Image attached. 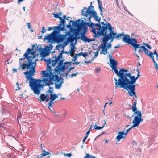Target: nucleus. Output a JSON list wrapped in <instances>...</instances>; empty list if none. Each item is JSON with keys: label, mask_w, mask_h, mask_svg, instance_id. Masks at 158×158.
<instances>
[{"label": "nucleus", "mask_w": 158, "mask_h": 158, "mask_svg": "<svg viewBox=\"0 0 158 158\" xmlns=\"http://www.w3.org/2000/svg\"><path fill=\"white\" fill-rule=\"evenodd\" d=\"M27 60V63H23L21 66V68L22 70L25 69L27 70V71L23 73L26 78V82L28 83V81L29 80V86L31 89L34 94L39 95L40 92V83L42 82V80L33 78V76L35 72L36 63L35 62H32V59H29V58H28Z\"/></svg>", "instance_id": "f257e3e1"}, {"label": "nucleus", "mask_w": 158, "mask_h": 158, "mask_svg": "<svg viewBox=\"0 0 158 158\" xmlns=\"http://www.w3.org/2000/svg\"><path fill=\"white\" fill-rule=\"evenodd\" d=\"M101 24L103 26L101 31H98L97 35L98 36L100 37L104 35L99 47L102 49L100 54L105 55L107 53V49L111 48V43L113 41L115 34L114 31V28L112 27L110 23H104V22H102Z\"/></svg>", "instance_id": "f03ea898"}, {"label": "nucleus", "mask_w": 158, "mask_h": 158, "mask_svg": "<svg viewBox=\"0 0 158 158\" xmlns=\"http://www.w3.org/2000/svg\"><path fill=\"white\" fill-rule=\"evenodd\" d=\"M61 30L54 29L53 32L50 34H46L45 36L44 41L47 40L48 42L51 43L53 41L59 43L62 42L64 40L66 39V37L68 35L69 37L67 38V41L72 43L79 38L77 37L79 33L76 28H71L65 35H59L62 31Z\"/></svg>", "instance_id": "7ed1b4c3"}, {"label": "nucleus", "mask_w": 158, "mask_h": 158, "mask_svg": "<svg viewBox=\"0 0 158 158\" xmlns=\"http://www.w3.org/2000/svg\"><path fill=\"white\" fill-rule=\"evenodd\" d=\"M108 57L110 58V63L111 64L110 66L112 68V70H114L116 75L119 77L118 79H117L116 78H114V79L115 80V88H117V85L127 79L129 78L131 76V73H128V70L127 69H124L123 68L119 69L118 71L117 69V62L114 59L112 58V56L110 54L108 55Z\"/></svg>", "instance_id": "20e7f679"}, {"label": "nucleus", "mask_w": 158, "mask_h": 158, "mask_svg": "<svg viewBox=\"0 0 158 158\" xmlns=\"http://www.w3.org/2000/svg\"><path fill=\"white\" fill-rule=\"evenodd\" d=\"M47 62V68L46 70H43L41 71V74L44 77L42 79V82H43L48 85L51 84L57 83L60 81V79L59 76L56 75V72H55L54 75L52 73V70L51 69V61L50 59L47 60H44Z\"/></svg>", "instance_id": "39448f33"}, {"label": "nucleus", "mask_w": 158, "mask_h": 158, "mask_svg": "<svg viewBox=\"0 0 158 158\" xmlns=\"http://www.w3.org/2000/svg\"><path fill=\"white\" fill-rule=\"evenodd\" d=\"M137 76L135 77L134 76H131L117 85V87L123 88L128 91V93L131 96L134 95L137 98L135 92L136 85H135L136 80L139 77V71L138 69Z\"/></svg>", "instance_id": "423d86ee"}, {"label": "nucleus", "mask_w": 158, "mask_h": 158, "mask_svg": "<svg viewBox=\"0 0 158 158\" xmlns=\"http://www.w3.org/2000/svg\"><path fill=\"white\" fill-rule=\"evenodd\" d=\"M81 22L77 25V29H76L78 32L81 31V40L85 42L90 43L93 41V40L88 38L84 35L87 32L88 27L86 25H88L90 23L85 22L83 20H81Z\"/></svg>", "instance_id": "0eeeda50"}, {"label": "nucleus", "mask_w": 158, "mask_h": 158, "mask_svg": "<svg viewBox=\"0 0 158 158\" xmlns=\"http://www.w3.org/2000/svg\"><path fill=\"white\" fill-rule=\"evenodd\" d=\"M115 34V36L114 37L113 40L115 38H117L118 39H120L122 36L123 37L122 38V41L125 42L126 43H128L130 44L135 49V51H136V49L139 47L140 45L137 44V40L134 38H130V36L127 35H124L123 34H117L116 33H114Z\"/></svg>", "instance_id": "6e6552de"}, {"label": "nucleus", "mask_w": 158, "mask_h": 158, "mask_svg": "<svg viewBox=\"0 0 158 158\" xmlns=\"http://www.w3.org/2000/svg\"><path fill=\"white\" fill-rule=\"evenodd\" d=\"M137 104V100H135L133 104V105L131 107V110L134 112V115H135L134 117V121H135L136 123L139 122L141 120H143L142 118V114L141 112L137 110V109L136 107ZM134 115H132L133 116Z\"/></svg>", "instance_id": "1a4fd4ad"}, {"label": "nucleus", "mask_w": 158, "mask_h": 158, "mask_svg": "<svg viewBox=\"0 0 158 158\" xmlns=\"http://www.w3.org/2000/svg\"><path fill=\"white\" fill-rule=\"evenodd\" d=\"M143 120H141L139 122L136 123L135 121L134 122V119L132 123L133 124V125L131 127L127 129L126 131V132H124V131L122 132H118V135L116 138V139H117V141L119 142L121 139L124 138L127 133L129 131L130 129L132 128L138 126L139 124L140 123L143 122Z\"/></svg>", "instance_id": "9d476101"}, {"label": "nucleus", "mask_w": 158, "mask_h": 158, "mask_svg": "<svg viewBox=\"0 0 158 158\" xmlns=\"http://www.w3.org/2000/svg\"><path fill=\"white\" fill-rule=\"evenodd\" d=\"M64 53L63 50V49L61 53H60L59 55L57 56V58L56 56H54L52 57V59L50 58L51 60V64L53 66H55L56 64L59 61V62L58 64V65L56 66V68H58L63 65V63L62 60H60V59L62 58V54ZM49 58L48 59H49Z\"/></svg>", "instance_id": "9b49d317"}, {"label": "nucleus", "mask_w": 158, "mask_h": 158, "mask_svg": "<svg viewBox=\"0 0 158 158\" xmlns=\"http://www.w3.org/2000/svg\"><path fill=\"white\" fill-rule=\"evenodd\" d=\"M94 6L90 5L88 8L84 7L82 11V14L83 16L87 17L88 15L92 14V16L94 17L97 15V14L96 11L93 10Z\"/></svg>", "instance_id": "f8f14e48"}, {"label": "nucleus", "mask_w": 158, "mask_h": 158, "mask_svg": "<svg viewBox=\"0 0 158 158\" xmlns=\"http://www.w3.org/2000/svg\"><path fill=\"white\" fill-rule=\"evenodd\" d=\"M92 16L90 15L89 17V21L91 23L89 25V27H91L92 28V32L94 34V37L97 38L98 37H99V36H98V35H97L98 34V31L96 32V28H95L94 27V23H91V21H90V18Z\"/></svg>", "instance_id": "ddd939ff"}, {"label": "nucleus", "mask_w": 158, "mask_h": 158, "mask_svg": "<svg viewBox=\"0 0 158 158\" xmlns=\"http://www.w3.org/2000/svg\"><path fill=\"white\" fill-rule=\"evenodd\" d=\"M31 49H30V48H29L27 50V52H25V53L24 54L23 56V58L20 59L19 60H23L26 58H27V59L28 58H29V59H33L34 58V57H32L28 56V55L30 54L31 52Z\"/></svg>", "instance_id": "4468645a"}, {"label": "nucleus", "mask_w": 158, "mask_h": 158, "mask_svg": "<svg viewBox=\"0 0 158 158\" xmlns=\"http://www.w3.org/2000/svg\"><path fill=\"white\" fill-rule=\"evenodd\" d=\"M60 23L58 25L55 27V29L61 30L62 31H64L65 30V21L64 19L60 21Z\"/></svg>", "instance_id": "2eb2a0df"}, {"label": "nucleus", "mask_w": 158, "mask_h": 158, "mask_svg": "<svg viewBox=\"0 0 158 158\" xmlns=\"http://www.w3.org/2000/svg\"><path fill=\"white\" fill-rule=\"evenodd\" d=\"M58 95L56 94H50V101L48 103L49 106L48 108H50V107L52 106V105L54 102H53L55 99L58 98Z\"/></svg>", "instance_id": "dca6fc26"}, {"label": "nucleus", "mask_w": 158, "mask_h": 158, "mask_svg": "<svg viewBox=\"0 0 158 158\" xmlns=\"http://www.w3.org/2000/svg\"><path fill=\"white\" fill-rule=\"evenodd\" d=\"M66 69V66L65 64L62 65L58 68H55L54 69L55 72L58 74L60 71H64Z\"/></svg>", "instance_id": "f3484780"}, {"label": "nucleus", "mask_w": 158, "mask_h": 158, "mask_svg": "<svg viewBox=\"0 0 158 158\" xmlns=\"http://www.w3.org/2000/svg\"><path fill=\"white\" fill-rule=\"evenodd\" d=\"M43 50V49L41 48H39L38 47H37L36 48L35 51L39 52L40 53V54H42L43 56H48V53L46 52H42Z\"/></svg>", "instance_id": "a211bd4d"}, {"label": "nucleus", "mask_w": 158, "mask_h": 158, "mask_svg": "<svg viewBox=\"0 0 158 158\" xmlns=\"http://www.w3.org/2000/svg\"><path fill=\"white\" fill-rule=\"evenodd\" d=\"M55 13H53L52 15H54V17L55 18H58L60 16H61L62 13L59 11V12H55Z\"/></svg>", "instance_id": "6ab92c4d"}, {"label": "nucleus", "mask_w": 158, "mask_h": 158, "mask_svg": "<svg viewBox=\"0 0 158 158\" xmlns=\"http://www.w3.org/2000/svg\"><path fill=\"white\" fill-rule=\"evenodd\" d=\"M49 154H50V153L48 152H46L44 150L41 152V155L40 157V158H42L44 156Z\"/></svg>", "instance_id": "aec40b11"}, {"label": "nucleus", "mask_w": 158, "mask_h": 158, "mask_svg": "<svg viewBox=\"0 0 158 158\" xmlns=\"http://www.w3.org/2000/svg\"><path fill=\"white\" fill-rule=\"evenodd\" d=\"M98 8L99 10L100 11V15H102V9L103 8V6L102 5V3L101 1H98Z\"/></svg>", "instance_id": "412c9836"}, {"label": "nucleus", "mask_w": 158, "mask_h": 158, "mask_svg": "<svg viewBox=\"0 0 158 158\" xmlns=\"http://www.w3.org/2000/svg\"><path fill=\"white\" fill-rule=\"evenodd\" d=\"M139 48H142L143 49V50L144 51L146 54L149 56V52L148 53L149 51L147 48H146L145 47V46H141L140 47L139 46Z\"/></svg>", "instance_id": "4be33fe9"}, {"label": "nucleus", "mask_w": 158, "mask_h": 158, "mask_svg": "<svg viewBox=\"0 0 158 158\" xmlns=\"http://www.w3.org/2000/svg\"><path fill=\"white\" fill-rule=\"evenodd\" d=\"M75 55L76 56H82L84 57H86L88 55V53L86 52H81L78 54H76Z\"/></svg>", "instance_id": "5701e85b"}, {"label": "nucleus", "mask_w": 158, "mask_h": 158, "mask_svg": "<svg viewBox=\"0 0 158 158\" xmlns=\"http://www.w3.org/2000/svg\"><path fill=\"white\" fill-rule=\"evenodd\" d=\"M46 96L44 94H42L40 95V102H41L42 101H44L46 98Z\"/></svg>", "instance_id": "b1692460"}, {"label": "nucleus", "mask_w": 158, "mask_h": 158, "mask_svg": "<svg viewBox=\"0 0 158 158\" xmlns=\"http://www.w3.org/2000/svg\"><path fill=\"white\" fill-rule=\"evenodd\" d=\"M62 83L63 82L62 81H61L59 83H55V88L58 89H59L61 86V85Z\"/></svg>", "instance_id": "393cba45"}, {"label": "nucleus", "mask_w": 158, "mask_h": 158, "mask_svg": "<svg viewBox=\"0 0 158 158\" xmlns=\"http://www.w3.org/2000/svg\"><path fill=\"white\" fill-rule=\"evenodd\" d=\"M149 56L151 58L154 63H155L156 61L154 60V56H153V54H152V52H149Z\"/></svg>", "instance_id": "a878e982"}, {"label": "nucleus", "mask_w": 158, "mask_h": 158, "mask_svg": "<svg viewBox=\"0 0 158 158\" xmlns=\"http://www.w3.org/2000/svg\"><path fill=\"white\" fill-rule=\"evenodd\" d=\"M94 26H97L98 27V29H96V31H101V29H102V27L101 25L100 24L98 23H95L94 24Z\"/></svg>", "instance_id": "bb28decb"}, {"label": "nucleus", "mask_w": 158, "mask_h": 158, "mask_svg": "<svg viewBox=\"0 0 158 158\" xmlns=\"http://www.w3.org/2000/svg\"><path fill=\"white\" fill-rule=\"evenodd\" d=\"M94 129H95V130H100L101 129H102L104 127V125H103L102 126V127H100V126H97L96 124L94 126Z\"/></svg>", "instance_id": "cd10ccee"}, {"label": "nucleus", "mask_w": 158, "mask_h": 158, "mask_svg": "<svg viewBox=\"0 0 158 158\" xmlns=\"http://www.w3.org/2000/svg\"><path fill=\"white\" fill-rule=\"evenodd\" d=\"M74 48H72L70 51V55L72 57L73 56H74V53L75 51V50L74 49Z\"/></svg>", "instance_id": "c85d7f7f"}, {"label": "nucleus", "mask_w": 158, "mask_h": 158, "mask_svg": "<svg viewBox=\"0 0 158 158\" xmlns=\"http://www.w3.org/2000/svg\"><path fill=\"white\" fill-rule=\"evenodd\" d=\"M84 158H96V157L92 156H90L89 154L86 153Z\"/></svg>", "instance_id": "c756f323"}, {"label": "nucleus", "mask_w": 158, "mask_h": 158, "mask_svg": "<svg viewBox=\"0 0 158 158\" xmlns=\"http://www.w3.org/2000/svg\"><path fill=\"white\" fill-rule=\"evenodd\" d=\"M56 48L57 50H58L59 51L60 49H63L64 47L63 45L62 44H60L59 45H57L56 46Z\"/></svg>", "instance_id": "7c9ffc66"}, {"label": "nucleus", "mask_w": 158, "mask_h": 158, "mask_svg": "<svg viewBox=\"0 0 158 158\" xmlns=\"http://www.w3.org/2000/svg\"><path fill=\"white\" fill-rule=\"evenodd\" d=\"M94 20L98 22H99L101 20L100 17H99L97 15L94 17Z\"/></svg>", "instance_id": "2f4dec72"}, {"label": "nucleus", "mask_w": 158, "mask_h": 158, "mask_svg": "<svg viewBox=\"0 0 158 158\" xmlns=\"http://www.w3.org/2000/svg\"><path fill=\"white\" fill-rule=\"evenodd\" d=\"M72 22V21L71 20H70L69 21V24L68 25H67L66 26V27L67 28H70V30L71 28H71V22Z\"/></svg>", "instance_id": "473e14b6"}, {"label": "nucleus", "mask_w": 158, "mask_h": 158, "mask_svg": "<svg viewBox=\"0 0 158 158\" xmlns=\"http://www.w3.org/2000/svg\"><path fill=\"white\" fill-rule=\"evenodd\" d=\"M143 43L144 44L145 46L147 47L148 49H151V47L148 44V43Z\"/></svg>", "instance_id": "72a5a7b5"}, {"label": "nucleus", "mask_w": 158, "mask_h": 158, "mask_svg": "<svg viewBox=\"0 0 158 158\" xmlns=\"http://www.w3.org/2000/svg\"><path fill=\"white\" fill-rule=\"evenodd\" d=\"M48 92L51 94H52L53 93V89L52 87H49V89L48 90Z\"/></svg>", "instance_id": "f704fd0d"}, {"label": "nucleus", "mask_w": 158, "mask_h": 158, "mask_svg": "<svg viewBox=\"0 0 158 158\" xmlns=\"http://www.w3.org/2000/svg\"><path fill=\"white\" fill-rule=\"evenodd\" d=\"M78 73L77 72H76L75 73H73L71 75L70 77L71 78H73V76H75L77 75V74H78Z\"/></svg>", "instance_id": "c9c22d12"}, {"label": "nucleus", "mask_w": 158, "mask_h": 158, "mask_svg": "<svg viewBox=\"0 0 158 158\" xmlns=\"http://www.w3.org/2000/svg\"><path fill=\"white\" fill-rule=\"evenodd\" d=\"M154 66L155 68L157 69L158 70V66L157 63L155 62V63H154Z\"/></svg>", "instance_id": "e433bc0d"}, {"label": "nucleus", "mask_w": 158, "mask_h": 158, "mask_svg": "<svg viewBox=\"0 0 158 158\" xmlns=\"http://www.w3.org/2000/svg\"><path fill=\"white\" fill-rule=\"evenodd\" d=\"M64 155L66 156L67 157H70L72 156V154L71 153H67L66 154H64Z\"/></svg>", "instance_id": "4c0bfd02"}, {"label": "nucleus", "mask_w": 158, "mask_h": 158, "mask_svg": "<svg viewBox=\"0 0 158 158\" xmlns=\"http://www.w3.org/2000/svg\"><path fill=\"white\" fill-rule=\"evenodd\" d=\"M74 68H75L74 67H71L69 68V69L68 71H67V73H69L70 72V71L72 70Z\"/></svg>", "instance_id": "58836bf2"}, {"label": "nucleus", "mask_w": 158, "mask_h": 158, "mask_svg": "<svg viewBox=\"0 0 158 158\" xmlns=\"http://www.w3.org/2000/svg\"><path fill=\"white\" fill-rule=\"evenodd\" d=\"M55 26H54V27H48V28L47 29V30L48 31H51V30H52L53 29H55Z\"/></svg>", "instance_id": "ea45409f"}, {"label": "nucleus", "mask_w": 158, "mask_h": 158, "mask_svg": "<svg viewBox=\"0 0 158 158\" xmlns=\"http://www.w3.org/2000/svg\"><path fill=\"white\" fill-rule=\"evenodd\" d=\"M46 31V30H45V27H42V31H41V33L42 34L44 33Z\"/></svg>", "instance_id": "a19ab883"}, {"label": "nucleus", "mask_w": 158, "mask_h": 158, "mask_svg": "<svg viewBox=\"0 0 158 158\" xmlns=\"http://www.w3.org/2000/svg\"><path fill=\"white\" fill-rule=\"evenodd\" d=\"M54 11L55 12H59V11H60V10L59 8L57 7H55L54 9Z\"/></svg>", "instance_id": "79ce46f5"}, {"label": "nucleus", "mask_w": 158, "mask_h": 158, "mask_svg": "<svg viewBox=\"0 0 158 158\" xmlns=\"http://www.w3.org/2000/svg\"><path fill=\"white\" fill-rule=\"evenodd\" d=\"M94 56L95 57H96L98 55V51H97V52H94Z\"/></svg>", "instance_id": "37998d69"}, {"label": "nucleus", "mask_w": 158, "mask_h": 158, "mask_svg": "<svg viewBox=\"0 0 158 158\" xmlns=\"http://www.w3.org/2000/svg\"><path fill=\"white\" fill-rule=\"evenodd\" d=\"M77 56H75L73 57L72 58V61H75L77 59Z\"/></svg>", "instance_id": "c03bdc74"}, {"label": "nucleus", "mask_w": 158, "mask_h": 158, "mask_svg": "<svg viewBox=\"0 0 158 158\" xmlns=\"http://www.w3.org/2000/svg\"><path fill=\"white\" fill-rule=\"evenodd\" d=\"M87 137L86 136H85L83 138V140H82V142L83 143H84L85 140H86V139H87Z\"/></svg>", "instance_id": "a18cd8bd"}, {"label": "nucleus", "mask_w": 158, "mask_h": 158, "mask_svg": "<svg viewBox=\"0 0 158 158\" xmlns=\"http://www.w3.org/2000/svg\"><path fill=\"white\" fill-rule=\"evenodd\" d=\"M90 133V129H89V130L87 131V132L86 133V136L88 137V135Z\"/></svg>", "instance_id": "49530a36"}, {"label": "nucleus", "mask_w": 158, "mask_h": 158, "mask_svg": "<svg viewBox=\"0 0 158 158\" xmlns=\"http://www.w3.org/2000/svg\"><path fill=\"white\" fill-rule=\"evenodd\" d=\"M152 54H153L156 55V56H157L158 55V54L157 53V52L156 51V50H154V53H152Z\"/></svg>", "instance_id": "de8ad7c7"}, {"label": "nucleus", "mask_w": 158, "mask_h": 158, "mask_svg": "<svg viewBox=\"0 0 158 158\" xmlns=\"http://www.w3.org/2000/svg\"><path fill=\"white\" fill-rule=\"evenodd\" d=\"M24 0H18V3L19 4H20Z\"/></svg>", "instance_id": "09e8293b"}, {"label": "nucleus", "mask_w": 158, "mask_h": 158, "mask_svg": "<svg viewBox=\"0 0 158 158\" xmlns=\"http://www.w3.org/2000/svg\"><path fill=\"white\" fill-rule=\"evenodd\" d=\"M22 115L20 113V112H19V114L18 115V119L19 118H20L21 117Z\"/></svg>", "instance_id": "8fccbe9b"}, {"label": "nucleus", "mask_w": 158, "mask_h": 158, "mask_svg": "<svg viewBox=\"0 0 158 158\" xmlns=\"http://www.w3.org/2000/svg\"><path fill=\"white\" fill-rule=\"evenodd\" d=\"M81 62H73V64H76L77 65H78V64H79L80 63H81Z\"/></svg>", "instance_id": "3c124183"}, {"label": "nucleus", "mask_w": 158, "mask_h": 158, "mask_svg": "<svg viewBox=\"0 0 158 158\" xmlns=\"http://www.w3.org/2000/svg\"><path fill=\"white\" fill-rule=\"evenodd\" d=\"M27 26H28V28L29 29H31V26L30 25V23H27Z\"/></svg>", "instance_id": "603ef678"}, {"label": "nucleus", "mask_w": 158, "mask_h": 158, "mask_svg": "<svg viewBox=\"0 0 158 158\" xmlns=\"http://www.w3.org/2000/svg\"><path fill=\"white\" fill-rule=\"evenodd\" d=\"M45 100L46 102H48L49 100V98L48 97H46V98Z\"/></svg>", "instance_id": "864d4df0"}, {"label": "nucleus", "mask_w": 158, "mask_h": 158, "mask_svg": "<svg viewBox=\"0 0 158 158\" xmlns=\"http://www.w3.org/2000/svg\"><path fill=\"white\" fill-rule=\"evenodd\" d=\"M69 73H67V72L65 73L64 74V77H67L68 76V74Z\"/></svg>", "instance_id": "5fc2aeb1"}, {"label": "nucleus", "mask_w": 158, "mask_h": 158, "mask_svg": "<svg viewBox=\"0 0 158 158\" xmlns=\"http://www.w3.org/2000/svg\"><path fill=\"white\" fill-rule=\"evenodd\" d=\"M100 71V69H97L96 70V72L97 73H98V72H99Z\"/></svg>", "instance_id": "6e6d98bb"}, {"label": "nucleus", "mask_w": 158, "mask_h": 158, "mask_svg": "<svg viewBox=\"0 0 158 158\" xmlns=\"http://www.w3.org/2000/svg\"><path fill=\"white\" fill-rule=\"evenodd\" d=\"M116 3L118 7L119 6V3H118V0H116Z\"/></svg>", "instance_id": "4d7b16f0"}, {"label": "nucleus", "mask_w": 158, "mask_h": 158, "mask_svg": "<svg viewBox=\"0 0 158 158\" xmlns=\"http://www.w3.org/2000/svg\"><path fill=\"white\" fill-rule=\"evenodd\" d=\"M119 46H120L119 45H117L116 46H115L114 47V48H118L119 47Z\"/></svg>", "instance_id": "13d9d810"}, {"label": "nucleus", "mask_w": 158, "mask_h": 158, "mask_svg": "<svg viewBox=\"0 0 158 158\" xmlns=\"http://www.w3.org/2000/svg\"><path fill=\"white\" fill-rule=\"evenodd\" d=\"M138 52L140 53H142L143 52V51L142 50H141V49H139V50Z\"/></svg>", "instance_id": "bf43d9fd"}, {"label": "nucleus", "mask_w": 158, "mask_h": 158, "mask_svg": "<svg viewBox=\"0 0 158 158\" xmlns=\"http://www.w3.org/2000/svg\"><path fill=\"white\" fill-rule=\"evenodd\" d=\"M17 69H13V71H14V72H17Z\"/></svg>", "instance_id": "052dcab7"}, {"label": "nucleus", "mask_w": 158, "mask_h": 158, "mask_svg": "<svg viewBox=\"0 0 158 158\" xmlns=\"http://www.w3.org/2000/svg\"><path fill=\"white\" fill-rule=\"evenodd\" d=\"M66 98H60V100H65Z\"/></svg>", "instance_id": "680f3d73"}, {"label": "nucleus", "mask_w": 158, "mask_h": 158, "mask_svg": "<svg viewBox=\"0 0 158 158\" xmlns=\"http://www.w3.org/2000/svg\"><path fill=\"white\" fill-rule=\"evenodd\" d=\"M60 20V21H61L62 20L64 19H63V18L61 17H60L59 16V17L58 18Z\"/></svg>", "instance_id": "e2e57ef3"}, {"label": "nucleus", "mask_w": 158, "mask_h": 158, "mask_svg": "<svg viewBox=\"0 0 158 158\" xmlns=\"http://www.w3.org/2000/svg\"><path fill=\"white\" fill-rule=\"evenodd\" d=\"M54 115H55V116L56 117H57L59 115L58 114H57L56 113H54Z\"/></svg>", "instance_id": "0e129e2a"}, {"label": "nucleus", "mask_w": 158, "mask_h": 158, "mask_svg": "<svg viewBox=\"0 0 158 158\" xmlns=\"http://www.w3.org/2000/svg\"><path fill=\"white\" fill-rule=\"evenodd\" d=\"M91 61H85V63H90Z\"/></svg>", "instance_id": "69168bd1"}, {"label": "nucleus", "mask_w": 158, "mask_h": 158, "mask_svg": "<svg viewBox=\"0 0 158 158\" xmlns=\"http://www.w3.org/2000/svg\"><path fill=\"white\" fill-rule=\"evenodd\" d=\"M63 19H64H64L66 18V16L65 15H63Z\"/></svg>", "instance_id": "338daca9"}, {"label": "nucleus", "mask_w": 158, "mask_h": 158, "mask_svg": "<svg viewBox=\"0 0 158 158\" xmlns=\"http://www.w3.org/2000/svg\"><path fill=\"white\" fill-rule=\"evenodd\" d=\"M135 54H136L135 56H136L137 57H138V58H139V56H138V55L137 54H136V53H135Z\"/></svg>", "instance_id": "774afa93"}]
</instances>
